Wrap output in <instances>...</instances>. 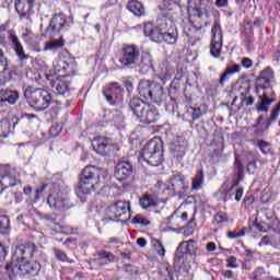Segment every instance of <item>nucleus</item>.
<instances>
[{"instance_id":"nucleus-36","label":"nucleus","mask_w":280,"mask_h":280,"mask_svg":"<svg viewBox=\"0 0 280 280\" xmlns=\"http://www.w3.org/2000/svg\"><path fill=\"white\" fill-rule=\"evenodd\" d=\"M202 183H205V174L202 171H198L195 175V178L192 179V189H200V187H202Z\"/></svg>"},{"instance_id":"nucleus-43","label":"nucleus","mask_w":280,"mask_h":280,"mask_svg":"<svg viewBox=\"0 0 280 280\" xmlns=\"http://www.w3.org/2000/svg\"><path fill=\"white\" fill-rule=\"evenodd\" d=\"M229 220V214L226 212H218L214 215L213 224H222V222H226Z\"/></svg>"},{"instance_id":"nucleus-51","label":"nucleus","mask_w":280,"mask_h":280,"mask_svg":"<svg viewBox=\"0 0 280 280\" xmlns=\"http://www.w3.org/2000/svg\"><path fill=\"white\" fill-rule=\"evenodd\" d=\"M9 248L8 246L3 245V243H0V261H3L5 257H8Z\"/></svg>"},{"instance_id":"nucleus-24","label":"nucleus","mask_w":280,"mask_h":280,"mask_svg":"<svg viewBox=\"0 0 280 280\" xmlns=\"http://www.w3.org/2000/svg\"><path fill=\"white\" fill-rule=\"evenodd\" d=\"M163 40L164 43H167V45H175V43L178 40V32L176 28L171 27L168 30H164Z\"/></svg>"},{"instance_id":"nucleus-4","label":"nucleus","mask_w":280,"mask_h":280,"mask_svg":"<svg viewBox=\"0 0 280 280\" xmlns=\"http://www.w3.org/2000/svg\"><path fill=\"white\" fill-rule=\"evenodd\" d=\"M141 60V50L137 45H125L118 59L119 65L126 69H135Z\"/></svg>"},{"instance_id":"nucleus-59","label":"nucleus","mask_w":280,"mask_h":280,"mask_svg":"<svg viewBox=\"0 0 280 280\" xmlns=\"http://www.w3.org/2000/svg\"><path fill=\"white\" fill-rule=\"evenodd\" d=\"M125 89L127 90V93H132L135 84H132L131 81H125Z\"/></svg>"},{"instance_id":"nucleus-48","label":"nucleus","mask_w":280,"mask_h":280,"mask_svg":"<svg viewBox=\"0 0 280 280\" xmlns=\"http://www.w3.org/2000/svg\"><path fill=\"white\" fill-rule=\"evenodd\" d=\"M234 167L236 170L238 182L242 180V176H244V166L242 165V161L236 160L234 163Z\"/></svg>"},{"instance_id":"nucleus-17","label":"nucleus","mask_w":280,"mask_h":280,"mask_svg":"<svg viewBox=\"0 0 280 280\" xmlns=\"http://www.w3.org/2000/svg\"><path fill=\"white\" fill-rule=\"evenodd\" d=\"M138 119L141 124H155L159 120V112L153 106L148 105Z\"/></svg>"},{"instance_id":"nucleus-23","label":"nucleus","mask_w":280,"mask_h":280,"mask_svg":"<svg viewBox=\"0 0 280 280\" xmlns=\"http://www.w3.org/2000/svg\"><path fill=\"white\" fill-rule=\"evenodd\" d=\"M35 248L36 247L33 244L31 245V247H25L24 245H20L15 250V254L19 257L18 264L25 261L27 255H34Z\"/></svg>"},{"instance_id":"nucleus-13","label":"nucleus","mask_w":280,"mask_h":280,"mask_svg":"<svg viewBox=\"0 0 280 280\" xmlns=\"http://www.w3.org/2000/svg\"><path fill=\"white\" fill-rule=\"evenodd\" d=\"M18 270L21 271V275H26L27 277H36L40 272V262L31 260L18 262Z\"/></svg>"},{"instance_id":"nucleus-50","label":"nucleus","mask_w":280,"mask_h":280,"mask_svg":"<svg viewBox=\"0 0 280 280\" xmlns=\"http://www.w3.org/2000/svg\"><path fill=\"white\" fill-rule=\"evenodd\" d=\"M103 95L109 104H113V88H105L103 90Z\"/></svg>"},{"instance_id":"nucleus-40","label":"nucleus","mask_w":280,"mask_h":280,"mask_svg":"<svg viewBox=\"0 0 280 280\" xmlns=\"http://www.w3.org/2000/svg\"><path fill=\"white\" fill-rule=\"evenodd\" d=\"M182 244H184V253H187V256L188 257H194V250H195V247H194V244H196V242L194 241H188V242H182Z\"/></svg>"},{"instance_id":"nucleus-34","label":"nucleus","mask_w":280,"mask_h":280,"mask_svg":"<svg viewBox=\"0 0 280 280\" xmlns=\"http://www.w3.org/2000/svg\"><path fill=\"white\" fill-rule=\"evenodd\" d=\"M171 185L174 190L183 189L185 187V176L183 175H173L171 178Z\"/></svg>"},{"instance_id":"nucleus-41","label":"nucleus","mask_w":280,"mask_h":280,"mask_svg":"<svg viewBox=\"0 0 280 280\" xmlns=\"http://www.w3.org/2000/svg\"><path fill=\"white\" fill-rule=\"evenodd\" d=\"M62 132V125L60 124H55L50 127L49 129V135L52 139H56Z\"/></svg>"},{"instance_id":"nucleus-35","label":"nucleus","mask_w":280,"mask_h":280,"mask_svg":"<svg viewBox=\"0 0 280 280\" xmlns=\"http://www.w3.org/2000/svg\"><path fill=\"white\" fill-rule=\"evenodd\" d=\"M210 54L213 58H220V54H222V42L211 40Z\"/></svg>"},{"instance_id":"nucleus-21","label":"nucleus","mask_w":280,"mask_h":280,"mask_svg":"<svg viewBox=\"0 0 280 280\" xmlns=\"http://www.w3.org/2000/svg\"><path fill=\"white\" fill-rule=\"evenodd\" d=\"M56 71H63L66 75H71L73 73V60L68 59H60L54 65Z\"/></svg>"},{"instance_id":"nucleus-63","label":"nucleus","mask_w":280,"mask_h":280,"mask_svg":"<svg viewBox=\"0 0 280 280\" xmlns=\"http://www.w3.org/2000/svg\"><path fill=\"white\" fill-rule=\"evenodd\" d=\"M229 0H217L215 1V5L217 8H225V5H228Z\"/></svg>"},{"instance_id":"nucleus-33","label":"nucleus","mask_w":280,"mask_h":280,"mask_svg":"<svg viewBox=\"0 0 280 280\" xmlns=\"http://www.w3.org/2000/svg\"><path fill=\"white\" fill-rule=\"evenodd\" d=\"M273 102L275 100L268 98V95L262 94V96H260V104L258 105L257 110L260 113H268L270 104Z\"/></svg>"},{"instance_id":"nucleus-5","label":"nucleus","mask_w":280,"mask_h":280,"mask_svg":"<svg viewBox=\"0 0 280 280\" xmlns=\"http://www.w3.org/2000/svg\"><path fill=\"white\" fill-rule=\"evenodd\" d=\"M20 174L10 164H0V194L19 183Z\"/></svg>"},{"instance_id":"nucleus-47","label":"nucleus","mask_w":280,"mask_h":280,"mask_svg":"<svg viewBox=\"0 0 280 280\" xmlns=\"http://www.w3.org/2000/svg\"><path fill=\"white\" fill-rule=\"evenodd\" d=\"M133 224H140L141 226H150V221H148V219L143 218V215L137 214L133 218Z\"/></svg>"},{"instance_id":"nucleus-31","label":"nucleus","mask_w":280,"mask_h":280,"mask_svg":"<svg viewBox=\"0 0 280 280\" xmlns=\"http://www.w3.org/2000/svg\"><path fill=\"white\" fill-rule=\"evenodd\" d=\"M211 40H217L218 43H222L223 35H222V25H220V22H214L211 28Z\"/></svg>"},{"instance_id":"nucleus-12","label":"nucleus","mask_w":280,"mask_h":280,"mask_svg":"<svg viewBox=\"0 0 280 280\" xmlns=\"http://www.w3.org/2000/svg\"><path fill=\"white\" fill-rule=\"evenodd\" d=\"M8 39L10 40L13 51H15V55L18 56L19 60H21V62H23V60H27L30 58L25 54L23 44H21V40H19V37L16 36V32H14V30L8 31Z\"/></svg>"},{"instance_id":"nucleus-64","label":"nucleus","mask_w":280,"mask_h":280,"mask_svg":"<svg viewBox=\"0 0 280 280\" xmlns=\"http://www.w3.org/2000/svg\"><path fill=\"white\" fill-rule=\"evenodd\" d=\"M233 271L232 270H225L223 271V277H225V279H233Z\"/></svg>"},{"instance_id":"nucleus-46","label":"nucleus","mask_w":280,"mask_h":280,"mask_svg":"<svg viewBox=\"0 0 280 280\" xmlns=\"http://www.w3.org/2000/svg\"><path fill=\"white\" fill-rule=\"evenodd\" d=\"M0 65L2 67L1 73H5L8 71V57H5V52L0 48Z\"/></svg>"},{"instance_id":"nucleus-3","label":"nucleus","mask_w":280,"mask_h":280,"mask_svg":"<svg viewBox=\"0 0 280 280\" xmlns=\"http://www.w3.org/2000/svg\"><path fill=\"white\" fill-rule=\"evenodd\" d=\"M141 156L152 167H159L163 164V140L154 137L142 149Z\"/></svg>"},{"instance_id":"nucleus-25","label":"nucleus","mask_w":280,"mask_h":280,"mask_svg":"<svg viewBox=\"0 0 280 280\" xmlns=\"http://www.w3.org/2000/svg\"><path fill=\"white\" fill-rule=\"evenodd\" d=\"M240 71H242L240 65H233L232 67H228L219 79L220 86H224V83L226 82L229 75H233V73H240Z\"/></svg>"},{"instance_id":"nucleus-20","label":"nucleus","mask_w":280,"mask_h":280,"mask_svg":"<svg viewBox=\"0 0 280 280\" xmlns=\"http://www.w3.org/2000/svg\"><path fill=\"white\" fill-rule=\"evenodd\" d=\"M47 202L49 207H52L54 209H58L59 211H67V209H69V201L62 197H56L54 195H50L48 197Z\"/></svg>"},{"instance_id":"nucleus-6","label":"nucleus","mask_w":280,"mask_h":280,"mask_svg":"<svg viewBox=\"0 0 280 280\" xmlns=\"http://www.w3.org/2000/svg\"><path fill=\"white\" fill-rule=\"evenodd\" d=\"M138 93L144 100H160L163 96V86L150 80H141L138 84Z\"/></svg>"},{"instance_id":"nucleus-15","label":"nucleus","mask_w":280,"mask_h":280,"mask_svg":"<svg viewBox=\"0 0 280 280\" xmlns=\"http://www.w3.org/2000/svg\"><path fill=\"white\" fill-rule=\"evenodd\" d=\"M34 8V0H18L15 2V10L21 18L28 19L32 15Z\"/></svg>"},{"instance_id":"nucleus-49","label":"nucleus","mask_w":280,"mask_h":280,"mask_svg":"<svg viewBox=\"0 0 280 280\" xmlns=\"http://www.w3.org/2000/svg\"><path fill=\"white\" fill-rule=\"evenodd\" d=\"M171 272H172V267L170 266V264L163 262L160 266V275H161V277H165V276L170 275Z\"/></svg>"},{"instance_id":"nucleus-16","label":"nucleus","mask_w":280,"mask_h":280,"mask_svg":"<svg viewBox=\"0 0 280 280\" xmlns=\"http://www.w3.org/2000/svg\"><path fill=\"white\" fill-rule=\"evenodd\" d=\"M19 91H13L9 89H1L0 90V103L2 104H10L11 106H14L16 102H19Z\"/></svg>"},{"instance_id":"nucleus-8","label":"nucleus","mask_w":280,"mask_h":280,"mask_svg":"<svg viewBox=\"0 0 280 280\" xmlns=\"http://www.w3.org/2000/svg\"><path fill=\"white\" fill-rule=\"evenodd\" d=\"M109 220H130V202L117 201L107 209Z\"/></svg>"},{"instance_id":"nucleus-61","label":"nucleus","mask_w":280,"mask_h":280,"mask_svg":"<svg viewBox=\"0 0 280 280\" xmlns=\"http://www.w3.org/2000/svg\"><path fill=\"white\" fill-rule=\"evenodd\" d=\"M242 196H244V188H237L235 192L236 202H240V200H242Z\"/></svg>"},{"instance_id":"nucleus-45","label":"nucleus","mask_w":280,"mask_h":280,"mask_svg":"<svg viewBox=\"0 0 280 280\" xmlns=\"http://www.w3.org/2000/svg\"><path fill=\"white\" fill-rule=\"evenodd\" d=\"M56 259H58V261H68L71 262V260L69 259V256H67V253H65L61 249H54Z\"/></svg>"},{"instance_id":"nucleus-14","label":"nucleus","mask_w":280,"mask_h":280,"mask_svg":"<svg viewBox=\"0 0 280 280\" xmlns=\"http://www.w3.org/2000/svg\"><path fill=\"white\" fill-rule=\"evenodd\" d=\"M115 178L118 179L119 183L132 178V165L128 162L118 163L115 171Z\"/></svg>"},{"instance_id":"nucleus-39","label":"nucleus","mask_w":280,"mask_h":280,"mask_svg":"<svg viewBox=\"0 0 280 280\" xmlns=\"http://www.w3.org/2000/svg\"><path fill=\"white\" fill-rule=\"evenodd\" d=\"M270 86V79L260 75L256 79V89L259 91V89H268Z\"/></svg>"},{"instance_id":"nucleus-44","label":"nucleus","mask_w":280,"mask_h":280,"mask_svg":"<svg viewBox=\"0 0 280 280\" xmlns=\"http://www.w3.org/2000/svg\"><path fill=\"white\" fill-rule=\"evenodd\" d=\"M256 145L260 150L261 154H264L265 156L268 155L270 143L264 140H258Z\"/></svg>"},{"instance_id":"nucleus-54","label":"nucleus","mask_w":280,"mask_h":280,"mask_svg":"<svg viewBox=\"0 0 280 280\" xmlns=\"http://www.w3.org/2000/svg\"><path fill=\"white\" fill-rule=\"evenodd\" d=\"M220 194H221V200H223V202H228L229 198H231V195H229L230 190L228 189L221 190Z\"/></svg>"},{"instance_id":"nucleus-27","label":"nucleus","mask_w":280,"mask_h":280,"mask_svg":"<svg viewBox=\"0 0 280 280\" xmlns=\"http://www.w3.org/2000/svg\"><path fill=\"white\" fill-rule=\"evenodd\" d=\"M140 205H141L142 209H145L147 211L156 209V207L159 206V203H156V201H154V198H152V196H150V195H144L140 199Z\"/></svg>"},{"instance_id":"nucleus-22","label":"nucleus","mask_w":280,"mask_h":280,"mask_svg":"<svg viewBox=\"0 0 280 280\" xmlns=\"http://www.w3.org/2000/svg\"><path fill=\"white\" fill-rule=\"evenodd\" d=\"M65 43L63 37L50 39L45 43L43 51H58V49H62V47H65Z\"/></svg>"},{"instance_id":"nucleus-19","label":"nucleus","mask_w":280,"mask_h":280,"mask_svg":"<svg viewBox=\"0 0 280 280\" xmlns=\"http://www.w3.org/2000/svg\"><path fill=\"white\" fill-rule=\"evenodd\" d=\"M150 106L145 104L141 98H131L129 102V108L136 115L137 119L145 112V108Z\"/></svg>"},{"instance_id":"nucleus-57","label":"nucleus","mask_w":280,"mask_h":280,"mask_svg":"<svg viewBox=\"0 0 280 280\" xmlns=\"http://www.w3.org/2000/svg\"><path fill=\"white\" fill-rule=\"evenodd\" d=\"M202 117V112H200V107L192 109V119L197 120Z\"/></svg>"},{"instance_id":"nucleus-38","label":"nucleus","mask_w":280,"mask_h":280,"mask_svg":"<svg viewBox=\"0 0 280 280\" xmlns=\"http://www.w3.org/2000/svg\"><path fill=\"white\" fill-rule=\"evenodd\" d=\"M151 246L154 248V250H156L160 257H165V247L163 246V243H161V241L156 238L151 240Z\"/></svg>"},{"instance_id":"nucleus-2","label":"nucleus","mask_w":280,"mask_h":280,"mask_svg":"<svg viewBox=\"0 0 280 280\" xmlns=\"http://www.w3.org/2000/svg\"><path fill=\"white\" fill-rule=\"evenodd\" d=\"M24 97L28 106L35 108L38 113L47 110L51 104V94L44 89L28 86L24 90Z\"/></svg>"},{"instance_id":"nucleus-58","label":"nucleus","mask_w":280,"mask_h":280,"mask_svg":"<svg viewBox=\"0 0 280 280\" xmlns=\"http://www.w3.org/2000/svg\"><path fill=\"white\" fill-rule=\"evenodd\" d=\"M217 248L218 246L213 242L208 243L206 246V250H208V253H215Z\"/></svg>"},{"instance_id":"nucleus-18","label":"nucleus","mask_w":280,"mask_h":280,"mask_svg":"<svg viewBox=\"0 0 280 280\" xmlns=\"http://www.w3.org/2000/svg\"><path fill=\"white\" fill-rule=\"evenodd\" d=\"M159 71L160 80L163 81V84H165V82H170V80H172V75L175 73L174 67H172V65H170L166 60L160 63Z\"/></svg>"},{"instance_id":"nucleus-29","label":"nucleus","mask_w":280,"mask_h":280,"mask_svg":"<svg viewBox=\"0 0 280 280\" xmlns=\"http://www.w3.org/2000/svg\"><path fill=\"white\" fill-rule=\"evenodd\" d=\"M12 133V127L10 125V120L2 119L0 120V139H8Z\"/></svg>"},{"instance_id":"nucleus-56","label":"nucleus","mask_w":280,"mask_h":280,"mask_svg":"<svg viewBox=\"0 0 280 280\" xmlns=\"http://www.w3.org/2000/svg\"><path fill=\"white\" fill-rule=\"evenodd\" d=\"M242 67H245V69H250V67H253V60H250V58H243Z\"/></svg>"},{"instance_id":"nucleus-28","label":"nucleus","mask_w":280,"mask_h":280,"mask_svg":"<svg viewBox=\"0 0 280 280\" xmlns=\"http://www.w3.org/2000/svg\"><path fill=\"white\" fill-rule=\"evenodd\" d=\"M184 248H185V243H180L175 252V258H174L175 264H185V261H187V258L189 256L187 255V253H185V250H183Z\"/></svg>"},{"instance_id":"nucleus-32","label":"nucleus","mask_w":280,"mask_h":280,"mask_svg":"<svg viewBox=\"0 0 280 280\" xmlns=\"http://www.w3.org/2000/svg\"><path fill=\"white\" fill-rule=\"evenodd\" d=\"M186 150L187 148L185 147V143H180V141L174 142L172 147V152L176 159H183Z\"/></svg>"},{"instance_id":"nucleus-1","label":"nucleus","mask_w":280,"mask_h":280,"mask_svg":"<svg viewBox=\"0 0 280 280\" xmlns=\"http://www.w3.org/2000/svg\"><path fill=\"white\" fill-rule=\"evenodd\" d=\"M100 176H102V168L97 166H85L79 177L77 194L89 195L100 189Z\"/></svg>"},{"instance_id":"nucleus-42","label":"nucleus","mask_w":280,"mask_h":280,"mask_svg":"<svg viewBox=\"0 0 280 280\" xmlns=\"http://www.w3.org/2000/svg\"><path fill=\"white\" fill-rule=\"evenodd\" d=\"M4 270L7 271L9 277L12 278L14 277V275H16V270H19V265L14 262L7 264Z\"/></svg>"},{"instance_id":"nucleus-53","label":"nucleus","mask_w":280,"mask_h":280,"mask_svg":"<svg viewBox=\"0 0 280 280\" xmlns=\"http://www.w3.org/2000/svg\"><path fill=\"white\" fill-rule=\"evenodd\" d=\"M247 172H249V174H255V172H257V161L253 160L247 164Z\"/></svg>"},{"instance_id":"nucleus-30","label":"nucleus","mask_w":280,"mask_h":280,"mask_svg":"<svg viewBox=\"0 0 280 280\" xmlns=\"http://www.w3.org/2000/svg\"><path fill=\"white\" fill-rule=\"evenodd\" d=\"M162 12L170 14V12H174V10H178V4L174 0H163V2L159 5Z\"/></svg>"},{"instance_id":"nucleus-52","label":"nucleus","mask_w":280,"mask_h":280,"mask_svg":"<svg viewBox=\"0 0 280 280\" xmlns=\"http://www.w3.org/2000/svg\"><path fill=\"white\" fill-rule=\"evenodd\" d=\"M188 12L190 14H194V16H198L200 19V16H202V10L198 7L194 8V7H189Z\"/></svg>"},{"instance_id":"nucleus-9","label":"nucleus","mask_w":280,"mask_h":280,"mask_svg":"<svg viewBox=\"0 0 280 280\" xmlns=\"http://www.w3.org/2000/svg\"><path fill=\"white\" fill-rule=\"evenodd\" d=\"M167 30V21H161L159 26L153 23L144 24V36L149 37L153 43H163V34Z\"/></svg>"},{"instance_id":"nucleus-7","label":"nucleus","mask_w":280,"mask_h":280,"mask_svg":"<svg viewBox=\"0 0 280 280\" xmlns=\"http://www.w3.org/2000/svg\"><path fill=\"white\" fill-rule=\"evenodd\" d=\"M73 25V16H67L62 13H56L50 19L49 25L46 30L48 34H60L67 32Z\"/></svg>"},{"instance_id":"nucleus-11","label":"nucleus","mask_w":280,"mask_h":280,"mask_svg":"<svg viewBox=\"0 0 280 280\" xmlns=\"http://www.w3.org/2000/svg\"><path fill=\"white\" fill-rule=\"evenodd\" d=\"M46 80L49 81V86L56 95H63V97H69L71 91L69 90V83L60 78H54L49 74H45Z\"/></svg>"},{"instance_id":"nucleus-26","label":"nucleus","mask_w":280,"mask_h":280,"mask_svg":"<svg viewBox=\"0 0 280 280\" xmlns=\"http://www.w3.org/2000/svg\"><path fill=\"white\" fill-rule=\"evenodd\" d=\"M129 12H132L135 16H143L145 14V9H143V4L137 0H131L127 5Z\"/></svg>"},{"instance_id":"nucleus-60","label":"nucleus","mask_w":280,"mask_h":280,"mask_svg":"<svg viewBox=\"0 0 280 280\" xmlns=\"http://www.w3.org/2000/svg\"><path fill=\"white\" fill-rule=\"evenodd\" d=\"M243 104H245V106H253V104H255V98L253 96L245 97L243 98Z\"/></svg>"},{"instance_id":"nucleus-37","label":"nucleus","mask_w":280,"mask_h":280,"mask_svg":"<svg viewBox=\"0 0 280 280\" xmlns=\"http://www.w3.org/2000/svg\"><path fill=\"white\" fill-rule=\"evenodd\" d=\"M10 232V218L7 215H0V233L5 235Z\"/></svg>"},{"instance_id":"nucleus-55","label":"nucleus","mask_w":280,"mask_h":280,"mask_svg":"<svg viewBox=\"0 0 280 280\" xmlns=\"http://www.w3.org/2000/svg\"><path fill=\"white\" fill-rule=\"evenodd\" d=\"M237 261V258H235V256H232L228 259V268H237V264H235Z\"/></svg>"},{"instance_id":"nucleus-62","label":"nucleus","mask_w":280,"mask_h":280,"mask_svg":"<svg viewBox=\"0 0 280 280\" xmlns=\"http://www.w3.org/2000/svg\"><path fill=\"white\" fill-rule=\"evenodd\" d=\"M137 244L140 246V248H145V246H148V241L143 237H140L137 240Z\"/></svg>"},{"instance_id":"nucleus-10","label":"nucleus","mask_w":280,"mask_h":280,"mask_svg":"<svg viewBox=\"0 0 280 280\" xmlns=\"http://www.w3.org/2000/svg\"><path fill=\"white\" fill-rule=\"evenodd\" d=\"M92 148L101 156H110L116 150L113 140L106 137L95 138L92 142Z\"/></svg>"}]
</instances>
